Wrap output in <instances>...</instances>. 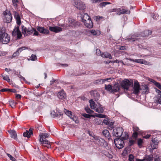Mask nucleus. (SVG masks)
<instances>
[{"instance_id":"f257e3e1","label":"nucleus","mask_w":161,"mask_h":161,"mask_svg":"<svg viewBox=\"0 0 161 161\" xmlns=\"http://www.w3.org/2000/svg\"><path fill=\"white\" fill-rule=\"evenodd\" d=\"M125 136H122L121 139L118 138H115L114 140V142L116 147L119 149H121L124 147V140H126L129 137L128 135L126 132H124Z\"/></svg>"},{"instance_id":"f03ea898","label":"nucleus","mask_w":161,"mask_h":161,"mask_svg":"<svg viewBox=\"0 0 161 161\" xmlns=\"http://www.w3.org/2000/svg\"><path fill=\"white\" fill-rule=\"evenodd\" d=\"M141 35L138 34H134L133 35L130 36L128 38H127L125 39V42L127 44H128L130 42H132L135 41H139V37Z\"/></svg>"},{"instance_id":"7ed1b4c3","label":"nucleus","mask_w":161,"mask_h":161,"mask_svg":"<svg viewBox=\"0 0 161 161\" xmlns=\"http://www.w3.org/2000/svg\"><path fill=\"white\" fill-rule=\"evenodd\" d=\"M123 129L122 127H117L113 130V134L114 136L120 138L123 134Z\"/></svg>"},{"instance_id":"20e7f679","label":"nucleus","mask_w":161,"mask_h":161,"mask_svg":"<svg viewBox=\"0 0 161 161\" xmlns=\"http://www.w3.org/2000/svg\"><path fill=\"white\" fill-rule=\"evenodd\" d=\"M133 85V82L126 79L124 80L121 83V86L125 89L128 90L129 87Z\"/></svg>"},{"instance_id":"39448f33","label":"nucleus","mask_w":161,"mask_h":161,"mask_svg":"<svg viewBox=\"0 0 161 161\" xmlns=\"http://www.w3.org/2000/svg\"><path fill=\"white\" fill-rule=\"evenodd\" d=\"M12 34L13 36H15L17 35V38L18 39H20L22 36L21 32L19 30V27L18 26L15 27Z\"/></svg>"},{"instance_id":"423d86ee","label":"nucleus","mask_w":161,"mask_h":161,"mask_svg":"<svg viewBox=\"0 0 161 161\" xmlns=\"http://www.w3.org/2000/svg\"><path fill=\"white\" fill-rule=\"evenodd\" d=\"M75 7L80 10H83L86 8L84 3L79 0L75 1Z\"/></svg>"},{"instance_id":"0eeeda50","label":"nucleus","mask_w":161,"mask_h":161,"mask_svg":"<svg viewBox=\"0 0 161 161\" xmlns=\"http://www.w3.org/2000/svg\"><path fill=\"white\" fill-rule=\"evenodd\" d=\"M7 23H10L12 20L11 14L9 11H6L3 13Z\"/></svg>"},{"instance_id":"6e6552de","label":"nucleus","mask_w":161,"mask_h":161,"mask_svg":"<svg viewBox=\"0 0 161 161\" xmlns=\"http://www.w3.org/2000/svg\"><path fill=\"white\" fill-rule=\"evenodd\" d=\"M86 34L89 35L91 34L93 36H98L101 34L100 31L98 30H86Z\"/></svg>"},{"instance_id":"1a4fd4ad","label":"nucleus","mask_w":161,"mask_h":161,"mask_svg":"<svg viewBox=\"0 0 161 161\" xmlns=\"http://www.w3.org/2000/svg\"><path fill=\"white\" fill-rule=\"evenodd\" d=\"M22 33L24 35L27 36L31 34L33 32L32 30H30L29 28H27L24 25L22 26Z\"/></svg>"},{"instance_id":"9d476101","label":"nucleus","mask_w":161,"mask_h":161,"mask_svg":"<svg viewBox=\"0 0 161 161\" xmlns=\"http://www.w3.org/2000/svg\"><path fill=\"white\" fill-rule=\"evenodd\" d=\"M141 90L139 84L138 83L135 82L133 86V93L135 94H137L139 93Z\"/></svg>"},{"instance_id":"9b49d317","label":"nucleus","mask_w":161,"mask_h":161,"mask_svg":"<svg viewBox=\"0 0 161 161\" xmlns=\"http://www.w3.org/2000/svg\"><path fill=\"white\" fill-rule=\"evenodd\" d=\"M57 96L60 100H64L66 98V95L65 92L62 90L58 92Z\"/></svg>"},{"instance_id":"f8f14e48","label":"nucleus","mask_w":161,"mask_h":161,"mask_svg":"<svg viewBox=\"0 0 161 161\" xmlns=\"http://www.w3.org/2000/svg\"><path fill=\"white\" fill-rule=\"evenodd\" d=\"M91 94L96 101H98L100 97V95L97 91L94 90L91 92Z\"/></svg>"},{"instance_id":"ddd939ff","label":"nucleus","mask_w":161,"mask_h":161,"mask_svg":"<svg viewBox=\"0 0 161 161\" xmlns=\"http://www.w3.org/2000/svg\"><path fill=\"white\" fill-rule=\"evenodd\" d=\"M49 30L52 32L56 33L62 31V28L59 26H55L53 27H49Z\"/></svg>"},{"instance_id":"4468645a","label":"nucleus","mask_w":161,"mask_h":161,"mask_svg":"<svg viewBox=\"0 0 161 161\" xmlns=\"http://www.w3.org/2000/svg\"><path fill=\"white\" fill-rule=\"evenodd\" d=\"M36 29L37 30L41 33L47 34L49 32L48 30L41 26H37Z\"/></svg>"},{"instance_id":"2eb2a0df","label":"nucleus","mask_w":161,"mask_h":161,"mask_svg":"<svg viewBox=\"0 0 161 161\" xmlns=\"http://www.w3.org/2000/svg\"><path fill=\"white\" fill-rule=\"evenodd\" d=\"M83 22L86 27L89 28H91L92 27L93 25L91 19L85 20Z\"/></svg>"},{"instance_id":"dca6fc26","label":"nucleus","mask_w":161,"mask_h":161,"mask_svg":"<svg viewBox=\"0 0 161 161\" xmlns=\"http://www.w3.org/2000/svg\"><path fill=\"white\" fill-rule=\"evenodd\" d=\"M158 142L156 139L154 138L151 143V147L153 149H156L158 147Z\"/></svg>"},{"instance_id":"f3484780","label":"nucleus","mask_w":161,"mask_h":161,"mask_svg":"<svg viewBox=\"0 0 161 161\" xmlns=\"http://www.w3.org/2000/svg\"><path fill=\"white\" fill-rule=\"evenodd\" d=\"M10 37L9 35H6V36L3 38L0 42H2L3 44H7L9 42Z\"/></svg>"},{"instance_id":"a211bd4d","label":"nucleus","mask_w":161,"mask_h":161,"mask_svg":"<svg viewBox=\"0 0 161 161\" xmlns=\"http://www.w3.org/2000/svg\"><path fill=\"white\" fill-rule=\"evenodd\" d=\"M40 141L41 143L44 146L47 147L48 148H51V146L49 142L47 140H42Z\"/></svg>"},{"instance_id":"6ab92c4d","label":"nucleus","mask_w":161,"mask_h":161,"mask_svg":"<svg viewBox=\"0 0 161 161\" xmlns=\"http://www.w3.org/2000/svg\"><path fill=\"white\" fill-rule=\"evenodd\" d=\"M33 129L31 128L29 129V131L26 130L25 132L23 133V136L24 137H26L28 138H30L31 136L33 135L32 132Z\"/></svg>"},{"instance_id":"aec40b11","label":"nucleus","mask_w":161,"mask_h":161,"mask_svg":"<svg viewBox=\"0 0 161 161\" xmlns=\"http://www.w3.org/2000/svg\"><path fill=\"white\" fill-rule=\"evenodd\" d=\"M8 132L9 133L10 136L12 138L15 140L17 139V135L15 131L13 130H10L8 131Z\"/></svg>"},{"instance_id":"412c9836","label":"nucleus","mask_w":161,"mask_h":161,"mask_svg":"<svg viewBox=\"0 0 161 161\" xmlns=\"http://www.w3.org/2000/svg\"><path fill=\"white\" fill-rule=\"evenodd\" d=\"M14 17L16 20L17 25H20L21 24V22L20 17L19 14L17 12H15L14 13Z\"/></svg>"},{"instance_id":"4be33fe9","label":"nucleus","mask_w":161,"mask_h":161,"mask_svg":"<svg viewBox=\"0 0 161 161\" xmlns=\"http://www.w3.org/2000/svg\"><path fill=\"white\" fill-rule=\"evenodd\" d=\"M120 88V86L118 84H115L113 86L112 93L115 92H117L119 90Z\"/></svg>"},{"instance_id":"5701e85b","label":"nucleus","mask_w":161,"mask_h":161,"mask_svg":"<svg viewBox=\"0 0 161 161\" xmlns=\"http://www.w3.org/2000/svg\"><path fill=\"white\" fill-rule=\"evenodd\" d=\"M100 53L101 56L103 58H108L110 59H111L112 58L111 54L107 52H105L102 53Z\"/></svg>"},{"instance_id":"b1692460","label":"nucleus","mask_w":161,"mask_h":161,"mask_svg":"<svg viewBox=\"0 0 161 161\" xmlns=\"http://www.w3.org/2000/svg\"><path fill=\"white\" fill-rule=\"evenodd\" d=\"M95 109L96 112L98 113H103V109L102 105L100 104L97 105Z\"/></svg>"},{"instance_id":"393cba45","label":"nucleus","mask_w":161,"mask_h":161,"mask_svg":"<svg viewBox=\"0 0 161 161\" xmlns=\"http://www.w3.org/2000/svg\"><path fill=\"white\" fill-rule=\"evenodd\" d=\"M153 155H146L143 157V160L144 161H152L153 159Z\"/></svg>"},{"instance_id":"a878e982","label":"nucleus","mask_w":161,"mask_h":161,"mask_svg":"<svg viewBox=\"0 0 161 161\" xmlns=\"http://www.w3.org/2000/svg\"><path fill=\"white\" fill-rule=\"evenodd\" d=\"M89 103L91 108L92 109H95L97 105L96 104L95 102L93 101V100L92 99L90 100H89Z\"/></svg>"},{"instance_id":"bb28decb","label":"nucleus","mask_w":161,"mask_h":161,"mask_svg":"<svg viewBox=\"0 0 161 161\" xmlns=\"http://www.w3.org/2000/svg\"><path fill=\"white\" fill-rule=\"evenodd\" d=\"M151 31L148 30H145L143 32V33H142L141 34V36H142L143 37H145L151 35Z\"/></svg>"},{"instance_id":"cd10ccee","label":"nucleus","mask_w":161,"mask_h":161,"mask_svg":"<svg viewBox=\"0 0 161 161\" xmlns=\"http://www.w3.org/2000/svg\"><path fill=\"white\" fill-rule=\"evenodd\" d=\"M81 19H82V21L83 22L85 20H90L91 19V18L86 13H84L83 16H81Z\"/></svg>"},{"instance_id":"c85d7f7f","label":"nucleus","mask_w":161,"mask_h":161,"mask_svg":"<svg viewBox=\"0 0 161 161\" xmlns=\"http://www.w3.org/2000/svg\"><path fill=\"white\" fill-rule=\"evenodd\" d=\"M37 154L39 155L40 159L42 160H45L46 158L43 154L41 152L40 150L38 149V151L37 152Z\"/></svg>"},{"instance_id":"c756f323","label":"nucleus","mask_w":161,"mask_h":161,"mask_svg":"<svg viewBox=\"0 0 161 161\" xmlns=\"http://www.w3.org/2000/svg\"><path fill=\"white\" fill-rule=\"evenodd\" d=\"M135 62L137 63L143 64L145 65H147L148 64V62L147 61L143 59H135Z\"/></svg>"},{"instance_id":"7c9ffc66","label":"nucleus","mask_w":161,"mask_h":161,"mask_svg":"<svg viewBox=\"0 0 161 161\" xmlns=\"http://www.w3.org/2000/svg\"><path fill=\"white\" fill-rule=\"evenodd\" d=\"M49 135L48 133H44L42 134L41 135H40V138L39 139V141H41L42 140H45L46 138H47L49 136Z\"/></svg>"},{"instance_id":"2f4dec72","label":"nucleus","mask_w":161,"mask_h":161,"mask_svg":"<svg viewBox=\"0 0 161 161\" xmlns=\"http://www.w3.org/2000/svg\"><path fill=\"white\" fill-rule=\"evenodd\" d=\"M102 133L103 135L106 137H107L108 139L110 138V135L109 132L108 130H104L103 132Z\"/></svg>"},{"instance_id":"473e14b6","label":"nucleus","mask_w":161,"mask_h":161,"mask_svg":"<svg viewBox=\"0 0 161 161\" xmlns=\"http://www.w3.org/2000/svg\"><path fill=\"white\" fill-rule=\"evenodd\" d=\"M130 10H126V9H123L121 11H120L118 12V14L119 15H120L121 14H129L130 13Z\"/></svg>"},{"instance_id":"72a5a7b5","label":"nucleus","mask_w":161,"mask_h":161,"mask_svg":"<svg viewBox=\"0 0 161 161\" xmlns=\"http://www.w3.org/2000/svg\"><path fill=\"white\" fill-rule=\"evenodd\" d=\"M64 112L67 116H68L71 119H73V120H74L75 119L74 117L73 118L72 117V112L67 109H65L64 111Z\"/></svg>"},{"instance_id":"f704fd0d","label":"nucleus","mask_w":161,"mask_h":161,"mask_svg":"<svg viewBox=\"0 0 161 161\" xmlns=\"http://www.w3.org/2000/svg\"><path fill=\"white\" fill-rule=\"evenodd\" d=\"M105 89L107 91H109L110 92L112 93L113 86L110 85H105Z\"/></svg>"},{"instance_id":"c9c22d12","label":"nucleus","mask_w":161,"mask_h":161,"mask_svg":"<svg viewBox=\"0 0 161 161\" xmlns=\"http://www.w3.org/2000/svg\"><path fill=\"white\" fill-rule=\"evenodd\" d=\"M142 89L145 94H147L149 92L148 86L147 85H145L143 86Z\"/></svg>"},{"instance_id":"e433bc0d","label":"nucleus","mask_w":161,"mask_h":161,"mask_svg":"<svg viewBox=\"0 0 161 161\" xmlns=\"http://www.w3.org/2000/svg\"><path fill=\"white\" fill-rule=\"evenodd\" d=\"M151 82L153 83L159 89H161V85L160 83L156 82L154 80L151 79V80H150Z\"/></svg>"},{"instance_id":"4c0bfd02","label":"nucleus","mask_w":161,"mask_h":161,"mask_svg":"<svg viewBox=\"0 0 161 161\" xmlns=\"http://www.w3.org/2000/svg\"><path fill=\"white\" fill-rule=\"evenodd\" d=\"M104 79H98L95 80L94 84H101L104 83Z\"/></svg>"},{"instance_id":"58836bf2","label":"nucleus","mask_w":161,"mask_h":161,"mask_svg":"<svg viewBox=\"0 0 161 161\" xmlns=\"http://www.w3.org/2000/svg\"><path fill=\"white\" fill-rule=\"evenodd\" d=\"M82 115L84 117L87 118H91V117H94V116L92 114H89L86 113H83L82 114Z\"/></svg>"},{"instance_id":"ea45409f","label":"nucleus","mask_w":161,"mask_h":161,"mask_svg":"<svg viewBox=\"0 0 161 161\" xmlns=\"http://www.w3.org/2000/svg\"><path fill=\"white\" fill-rule=\"evenodd\" d=\"M85 110L86 112L89 114H92L94 113V111L88 107H85Z\"/></svg>"},{"instance_id":"a19ab883","label":"nucleus","mask_w":161,"mask_h":161,"mask_svg":"<svg viewBox=\"0 0 161 161\" xmlns=\"http://www.w3.org/2000/svg\"><path fill=\"white\" fill-rule=\"evenodd\" d=\"M2 77L4 80L7 81L8 82H10V79L8 76L6 75H2Z\"/></svg>"},{"instance_id":"79ce46f5","label":"nucleus","mask_w":161,"mask_h":161,"mask_svg":"<svg viewBox=\"0 0 161 161\" xmlns=\"http://www.w3.org/2000/svg\"><path fill=\"white\" fill-rule=\"evenodd\" d=\"M114 124V122L112 121L111 120L109 119L107 125H109L110 128L112 129L113 127Z\"/></svg>"},{"instance_id":"37998d69","label":"nucleus","mask_w":161,"mask_h":161,"mask_svg":"<svg viewBox=\"0 0 161 161\" xmlns=\"http://www.w3.org/2000/svg\"><path fill=\"white\" fill-rule=\"evenodd\" d=\"M37 58L36 56V55H34L33 54L31 55L30 58V60L32 61H36L37 60Z\"/></svg>"},{"instance_id":"c03bdc74","label":"nucleus","mask_w":161,"mask_h":161,"mask_svg":"<svg viewBox=\"0 0 161 161\" xmlns=\"http://www.w3.org/2000/svg\"><path fill=\"white\" fill-rule=\"evenodd\" d=\"M95 116L99 118H105L106 117V115L101 114H96Z\"/></svg>"},{"instance_id":"a18cd8bd","label":"nucleus","mask_w":161,"mask_h":161,"mask_svg":"<svg viewBox=\"0 0 161 161\" xmlns=\"http://www.w3.org/2000/svg\"><path fill=\"white\" fill-rule=\"evenodd\" d=\"M10 106L12 108H14L15 106L16 103L13 101H9Z\"/></svg>"},{"instance_id":"49530a36","label":"nucleus","mask_w":161,"mask_h":161,"mask_svg":"<svg viewBox=\"0 0 161 161\" xmlns=\"http://www.w3.org/2000/svg\"><path fill=\"white\" fill-rule=\"evenodd\" d=\"M51 114L52 115V116L53 118H55L56 117L58 116H59L58 114H57V113L55 112L54 111H53L51 113Z\"/></svg>"},{"instance_id":"de8ad7c7","label":"nucleus","mask_w":161,"mask_h":161,"mask_svg":"<svg viewBox=\"0 0 161 161\" xmlns=\"http://www.w3.org/2000/svg\"><path fill=\"white\" fill-rule=\"evenodd\" d=\"M143 142V141L142 139L141 138L138 139L137 141V144L138 146L139 147L141 146L142 145Z\"/></svg>"},{"instance_id":"09e8293b","label":"nucleus","mask_w":161,"mask_h":161,"mask_svg":"<svg viewBox=\"0 0 161 161\" xmlns=\"http://www.w3.org/2000/svg\"><path fill=\"white\" fill-rule=\"evenodd\" d=\"M19 53H20L19 52L18 50L17 49L16 51V52H14L13 54L12 55V57L15 58L17 56H18L19 54Z\"/></svg>"},{"instance_id":"8fccbe9b","label":"nucleus","mask_w":161,"mask_h":161,"mask_svg":"<svg viewBox=\"0 0 161 161\" xmlns=\"http://www.w3.org/2000/svg\"><path fill=\"white\" fill-rule=\"evenodd\" d=\"M28 49V48L25 47H19L18 48L17 50H18L19 53L21 52L22 51L25 50V49Z\"/></svg>"},{"instance_id":"3c124183","label":"nucleus","mask_w":161,"mask_h":161,"mask_svg":"<svg viewBox=\"0 0 161 161\" xmlns=\"http://www.w3.org/2000/svg\"><path fill=\"white\" fill-rule=\"evenodd\" d=\"M133 130L134 132H140V130L139 128L137 126H133Z\"/></svg>"},{"instance_id":"603ef678","label":"nucleus","mask_w":161,"mask_h":161,"mask_svg":"<svg viewBox=\"0 0 161 161\" xmlns=\"http://www.w3.org/2000/svg\"><path fill=\"white\" fill-rule=\"evenodd\" d=\"M134 156L133 155L130 154L129 156V161H134Z\"/></svg>"},{"instance_id":"864d4df0","label":"nucleus","mask_w":161,"mask_h":161,"mask_svg":"<svg viewBox=\"0 0 161 161\" xmlns=\"http://www.w3.org/2000/svg\"><path fill=\"white\" fill-rule=\"evenodd\" d=\"M109 62L113 63H116L118 64H119V63H122L123 64H124V63L122 60H118L117 59L115 61H110Z\"/></svg>"},{"instance_id":"5fc2aeb1","label":"nucleus","mask_w":161,"mask_h":161,"mask_svg":"<svg viewBox=\"0 0 161 161\" xmlns=\"http://www.w3.org/2000/svg\"><path fill=\"white\" fill-rule=\"evenodd\" d=\"M7 155L9 158L12 161H15V159L9 154L7 153Z\"/></svg>"},{"instance_id":"6e6d98bb","label":"nucleus","mask_w":161,"mask_h":161,"mask_svg":"<svg viewBox=\"0 0 161 161\" xmlns=\"http://www.w3.org/2000/svg\"><path fill=\"white\" fill-rule=\"evenodd\" d=\"M32 30L33 32L34 31V32L33 33L34 35L36 36L39 35V34L38 32L36 31L35 29L33 28L32 29Z\"/></svg>"},{"instance_id":"4d7b16f0","label":"nucleus","mask_w":161,"mask_h":161,"mask_svg":"<svg viewBox=\"0 0 161 161\" xmlns=\"http://www.w3.org/2000/svg\"><path fill=\"white\" fill-rule=\"evenodd\" d=\"M135 141L132 140L130 139L129 141V145L130 146H131L133 145Z\"/></svg>"},{"instance_id":"13d9d810","label":"nucleus","mask_w":161,"mask_h":161,"mask_svg":"<svg viewBox=\"0 0 161 161\" xmlns=\"http://www.w3.org/2000/svg\"><path fill=\"white\" fill-rule=\"evenodd\" d=\"M138 134L137 132H134L132 135V137L136 139L138 136Z\"/></svg>"},{"instance_id":"bf43d9fd","label":"nucleus","mask_w":161,"mask_h":161,"mask_svg":"<svg viewBox=\"0 0 161 161\" xmlns=\"http://www.w3.org/2000/svg\"><path fill=\"white\" fill-rule=\"evenodd\" d=\"M156 92L158 94V96L161 95V91L157 88L155 89Z\"/></svg>"},{"instance_id":"052dcab7","label":"nucleus","mask_w":161,"mask_h":161,"mask_svg":"<svg viewBox=\"0 0 161 161\" xmlns=\"http://www.w3.org/2000/svg\"><path fill=\"white\" fill-rule=\"evenodd\" d=\"M157 103L158 104H161V95L158 97Z\"/></svg>"},{"instance_id":"680f3d73","label":"nucleus","mask_w":161,"mask_h":161,"mask_svg":"<svg viewBox=\"0 0 161 161\" xmlns=\"http://www.w3.org/2000/svg\"><path fill=\"white\" fill-rule=\"evenodd\" d=\"M152 17L154 19H156L158 18L157 15H156L154 14H151Z\"/></svg>"},{"instance_id":"e2e57ef3","label":"nucleus","mask_w":161,"mask_h":161,"mask_svg":"<svg viewBox=\"0 0 161 161\" xmlns=\"http://www.w3.org/2000/svg\"><path fill=\"white\" fill-rule=\"evenodd\" d=\"M12 2L15 7H16L17 6V3L18 2V1H16L15 0H12Z\"/></svg>"},{"instance_id":"0e129e2a","label":"nucleus","mask_w":161,"mask_h":161,"mask_svg":"<svg viewBox=\"0 0 161 161\" xmlns=\"http://www.w3.org/2000/svg\"><path fill=\"white\" fill-rule=\"evenodd\" d=\"M100 6L101 7H103L105 6L106 5V3L105 2H103L101 3L100 4Z\"/></svg>"},{"instance_id":"69168bd1","label":"nucleus","mask_w":161,"mask_h":161,"mask_svg":"<svg viewBox=\"0 0 161 161\" xmlns=\"http://www.w3.org/2000/svg\"><path fill=\"white\" fill-rule=\"evenodd\" d=\"M109 120V119H108L106 118L103 120V123L107 125Z\"/></svg>"},{"instance_id":"338daca9","label":"nucleus","mask_w":161,"mask_h":161,"mask_svg":"<svg viewBox=\"0 0 161 161\" xmlns=\"http://www.w3.org/2000/svg\"><path fill=\"white\" fill-rule=\"evenodd\" d=\"M9 89L8 88H3L1 89L0 91L1 92H9Z\"/></svg>"},{"instance_id":"774afa93","label":"nucleus","mask_w":161,"mask_h":161,"mask_svg":"<svg viewBox=\"0 0 161 161\" xmlns=\"http://www.w3.org/2000/svg\"><path fill=\"white\" fill-rule=\"evenodd\" d=\"M154 161H161V157H158L154 159Z\"/></svg>"}]
</instances>
